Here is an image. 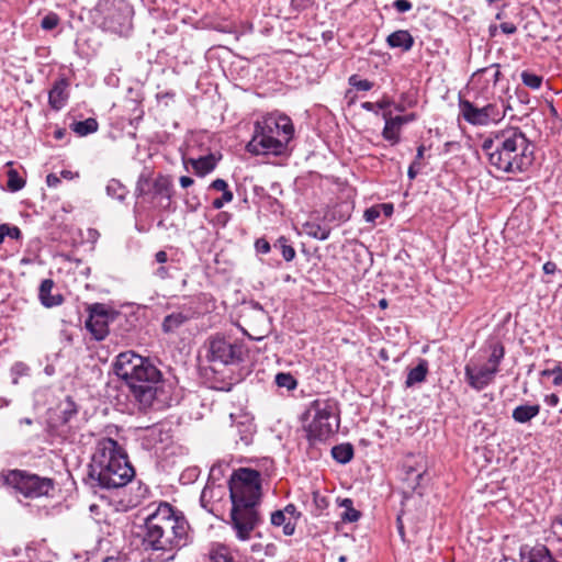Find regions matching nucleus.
Segmentation results:
<instances>
[{
	"label": "nucleus",
	"instance_id": "55",
	"mask_svg": "<svg viewBox=\"0 0 562 562\" xmlns=\"http://www.w3.org/2000/svg\"><path fill=\"white\" fill-rule=\"evenodd\" d=\"M130 19L127 16H125L123 19V22L120 23V26L119 27H114V26H110L112 29L113 32H116V33H123L124 31H126L127 29H130Z\"/></svg>",
	"mask_w": 562,
	"mask_h": 562
},
{
	"label": "nucleus",
	"instance_id": "62",
	"mask_svg": "<svg viewBox=\"0 0 562 562\" xmlns=\"http://www.w3.org/2000/svg\"><path fill=\"white\" fill-rule=\"evenodd\" d=\"M61 176L65 178V179H72V172L69 171V170H64L61 171Z\"/></svg>",
	"mask_w": 562,
	"mask_h": 562
},
{
	"label": "nucleus",
	"instance_id": "58",
	"mask_svg": "<svg viewBox=\"0 0 562 562\" xmlns=\"http://www.w3.org/2000/svg\"><path fill=\"white\" fill-rule=\"evenodd\" d=\"M155 259H156V262H158V263H161V265H162V263L167 262V260H168V255H167V252H166V251H164V250H159L158 252H156V255H155Z\"/></svg>",
	"mask_w": 562,
	"mask_h": 562
},
{
	"label": "nucleus",
	"instance_id": "49",
	"mask_svg": "<svg viewBox=\"0 0 562 562\" xmlns=\"http://www.w3.org/2000/svg\"><path fill=\"white\" fill-rule=\"evenodd\" d=\"M380 216V212L374 207L367 209L363 217L367 222H374Z\"/></svg>",
	"mask_w": 562,
	"mask_h": 562
},
{
	"label": "nucleus",
	"instance_id": "54",
	"mask_svg": "<svg viewBox=\"0 0 562 562\" xmlns=\"http://www.w3.org/2000/svg\"><path fill=\"white\" fill-rule=\"evenodd\" d=\"M560 402V398L557 394L552 393L549 395H546L544 403L551 407H555Z\"/></svg>",
	"mask_w": 562,
	"mask_h": 562
},
{
	"label": "nucleus",
	"instance_id": "32",
	"mask_svg": "<svg viewBox=\"0 0 562 562\" xmlns=\"http://www.w3.org/2000/svg\"><path fill=\"white\" fill-rule=\"evenodd\" d=\"M552 368L544 369L541 371V376H553L552 383L555 386L562 385V363L559 361H551Z\"/></svg>",
	"mask_w": 562,
	"mask_h": 562
},
{
	"label": "nucleus",
	"instance_id": "1",
	"mask_svg": "<svg viewBox=\"0 0 562 562\" xmlns=\"http://www.w3.org/2000/svg\"><path fill=\"white\" fill-rule=\"evenodd\" d=\"M139 537L144 550L159 551L164 561H172L176 552L193 540L184 514L168 503H160L140 526Z\"/></svg>",
	"mask_w": 562,
	"mask_h": 562
},
{
	"label": "nucleus",
	"instance_id": "19",
	"mask_svg": "<svg viewBox=\"0 0 562 562\" xmlns=\"http://www.w3.org/2000/svg\"><path fill=\"white\" fill-rule=\"evenodd\" d=\"M190 162L195 175L203 177L215 169L217 160L213 154H210L198 159H190Z\"/></svg>",
	"mask_w": 562,
	"mask_h": 562
},
{
	"label": "nucleus",
	"instance_id": "57",
	"mask_svg": "<svg viewBox=\"0 0 562 562\" xmlns=\"http://www.w3.org/2000/svg\"><path fill=\"white\" fill-rule=\"evenodd\" d=\"M543 272L547 274H552L557 271V265L552 261H547L543 267Z\"/></svg>",
	"mask_w": 562,
	"mask_h": 562
},
{
	"label": "nucleus",
	"instance_id": "64",
	"mask_svg": "<svg viewBox=\"0 0 562 562\" xmlns=\"http://www.w3.org/2000/svg\"><path fill=\"white\" fill-rule=\"evenodd\" d=\"M21 424H25V425H32L33 424V420L31 418H23L20 420Z\"/></svg>",
	"mask_w": 562,
	"mask_h": 562
},
{
	"label": "nucleus",
	"instance_id": "4",
	"mask_svg": "<svg viewBox=\"0 0 562 562\" xmlns=\"http://www.w3.org/2000/svg\"><path fill=\"white\" fill-rule=\"evenodd\" d=\"M488 164L504 173L527 171L535 160V147L519 127L498 131L482 142Z\"/></svg>",
	"mask_w": 562,
	"mask_h": 562
},
{
	"label": "nucleus",
	"instance_id": "59",
	"mask_svg": "<svg viewBox=\"0 0 562 562\" xmlns=\"http://www.w3.org/2000/svg\"><path fill=\"white\" fill-rule=\"evenodd\" d=\"M179 182L182 188H188L194 183V180L188 176H182L180 177Z\"/></svg>",
	"mask_w": 562,
	"mask_h": 562
},
{
	"label": "nucleus",
	"instance_id": "34",
	"mask_svg": "<svg viewBox=\"0 0 562 562\" xmlns=\"http://www.w3.org/2000/svg\"><path fill=\"white\" fill-rule=\"evenodd\" d=\"M484 109H485V113H486L485 116L487 119V125L490 123H497V122H499L506 115V110L501 112L498 106L496 104H493V103H488V104L484 105Z\"/></svg>",
	"mask_w": 562,
	"mask_h": 562
},
{
	"label": "nucleus",
	"instance_id": "20",
	"mask_svg": "<svg viewBox=\"0 0 562 562\" xmlns=\"http://www.w3.org/2000/svg\"><path fill=\"white\" fill-rule=\"evenodd\" d=\"M428 374V362L425 359H420L415 368H412L406 376L405 386L412 387L417 383H422L426 380Z\"/></svg>",
	"mask_w": 562,
	"mask_h": 562
},
{
	"label": "nucleus",
	"instance_id": "48",
	"mask_svg": "<svg viewBox=\"0 0 562 562\" xmlns=\"http://www.w3.org/2000/svg\"><path fill=\"white\" fill-rule=\"evenodd\" d=\"M210 188L216 191H222L223 193H225V190H229L228 184L224 179H215L210 184Z\"/></svg>",
	"mask_w": 562,
	"mask_h": 562
},
{
	"label": "nucleus",
	"instance_id": "38",
	"mask_svg": "<svg viewBox=\"0 0 562 562\" xmlns=\"http://www.w3.org/2000/svg\"><path fill=\"white\" fill-rule=\"evenodd\" d=\"M392 104V101L387 98H383L382 100L375 102V103H372V102H363L361 104V108L366 111H369V112H373L375 114L379 113V110H382L383 112L384 111H389L387 108L391 106Z\"/></svg>",
	"mask_w": 562,
	"mask_h": 562
},
{
	"label": "nucleus",
	"instance_id": "56",
	"mask_svg": "<svg viewBox=\"0 0 562 562\" xmlns=\"http://www.w3.org/2000/svg\"><path fill=\"white\" fill-rule=\"evenodd\" d=\"M46 183L48 187H57L60 183V180L56 175L49 173L46 177Z\"/></svg>",
	"mask_w": 562,
	"mask_h": 562
},
{
	"label": "nucleus",
	"instance_id": "6",
	"mask_svg": "<svg viewBox=\"0 0 562 562\" xmlns=\"http://www.w3.org/2000/svg\"><path fill=\"white\" fill-rule=\"evenodd\" d=\"M294 134L292 121L286 115H268L256 122L251 140L246 148L255 155H281Z\"/></svg>",
	"mask_w": 562,
	"mask_h": 562
},
{
	"label": "nucleus",
	"instance_id": "42",
	"mask_svg": "<svg viewBox=\"0 0 562 562\" xmlns=\"http://www.w3.org/2000/svg\"><path fill=\"white\" fill-rule=\"evenodd\" d=\"M2 225V231L4 233V236H8L12 239H20L22 237V233H21V229L18 227V226H12L10 224H1Z\"/></svg>",
	"mask_w": 562,
	"mask_h": 562
},
{
	"label": "nucleus",
	"instance_id": "11",
	"mask_svg": "<svg viewBox=\"0 0 562 562\" xmlns=\"http://www.w3.org/2000/svg\"><path fill=\"white\" fill-rule=\"evenodd\" d=\"M110 314L103 304L95 303L89 308V316L86 321V328L95 340H103L109 334Z\"/></svg>",
	"mask_w": 562,
	"mask_h": 562
},
{
	"label": "nucleus",
	"instance_id": "41",
	"mask_svg": "<svg viewBox=\"0 0 562 562\" xmlns=\"http://www.w3.org/2000/svg\"><path fill=\"white\" fill-rule=\"evenodd\" d=\"M59 23V18L56 13H49L42 19L41 26L43 30L50 31Z\"/></svg>",
	"mask_w": 562,
	"mask_h": 562
},
{
	"label": "nucleus",
	"instance_id": "24",
	"mask_svg": "<svg viewBox=\"0 0 562 562\" xmlns=\"http://www.w3.org/2000/svg\"><path fill=\"white\" fill-rule=\"evenodd\" d=\"M353 446L349 442L340 443L331 448V457L340 464L350 462L353 458Z\"/></svg>",
	"mask_w": 562,
	"mask_h": 562
},
{
	"label": "nucleus",
	"instance_id": "37",
	"mask_svg": "<svg viewBox=\"0 0 562 562\" xmlns=\"http://www.w3.org/2000/svg\"><path fill=\"white\" fill-rule=\"evenodd\" d=\"M349 85L357 91H369L373 88L374 83L368 79H362L358 75H352L348 79Z\"/></svg>",
	"mask_w": 562,
	"mask_h": 562
},
{
	"label": "nucleus",
	"instance_id": "47",
	"mask_svg": "<svg viewBox=\"0 0 562 562\" xmlns=\"http://www.w3.org/2000/svg\"><path fill=\"white\" fill-rule=\"evenodd\" d=\"M257 252L268 254L271 249L270 243L266 238H258L255 243Z\"/></svg>",
	"mask_w": 562,
	"mask_h": 562
},
{
	"label": "nucleus",
	"instance_id": "35",
	"mask_svg": "<svg viewBox=\"0 0 562 562\" xmlns=\"http://www.w3.org/2000/svg\"><path fill=\"white\" fill-rule=\"evenodd\" d=\"M25 186L24 179H22L19 172L14 169L8 171L7 187L11 192H16Z\"/></svg>",
	"mask_w": 562,
	"mask_h": 562
},
{
	"label": "nucleus",
	"instance_id": "44",
	"mask_svg": "<svg viewBox=\"0 0 562 562\" xmlns=\"http://www.w3.org/2000/svg\"><path fill=\"white\" fill-rule=\"evenodd\" d=\"M361 514L359 510L353 508V505L348 507L341 515L342 521L355 522L358 521Z\"/></svg>",
	"mask_w": 562,
	"mask_h": 562
},
{
	"label": "nucleus",
	"instance_id": "16",
	"mask_svg": "<svg viewBox=\"0 0 562 562\" xmlns=\"http://www.w3.org/2000/svg\"><path fill=\"white\" fill-rule=\"evenodd\" d=\"M53 289H54V281L52 279L43 280L40 285L38 296H40L41 303L45 307L58 306L64 301V297L61 294H59V293L53 294L52 293Z\"/></svg>",
	"mask_w": 562,
	"mask_h": 562
},
{
	"label": "nucleus",
	"instance_id": "29",
	"mask_svg": "<svg viewBox=\"0 0 562 562\" xmlns=\"http://www.w3.org/2000/svg\"><path fill=\"white\" fill-rule=\"evenodd\" d=\"M273 247L280 250L285 261L289 262L295 258V249L289 244V240L284 236L279 237Z\"/></svg>",
	"mask_w": 562,
	"mask_h": 562
},
{
	"label": "nucleus",
	"instance_id": "8",
	"mask_svg": "<svg viewBox=\"0 0 562 562\" xmlns=\"http://www.w3.org/2000/svg\"><path fill=\"white\" fill-rule=\"evenodd\" d=\"M302 419L310 445L325 442L339 430L338 402L333 397L316 398L310 403Z\"/></svg>",
	"mask_w": 562,
	"mask_h": 562
},
{
	"label": "nucleus",
	"instance_id": "28",
	"mask_svg": "<svg viewBox=\"0 0 562 562\" xmlns=\"http://www.w3.org/2000/svg\"><path fill=\"white\" fill-rule=\"evenodd\" d=\"M106 193L111 198L117 199L119 201H123L126 198L128 190L119 180L111 179L106 184Z\"/></svg>",
	"mask_w": 562,
	"mask_h": 562
},
{
	"label": "nucleus",
	"instance_id": "33",
	"mask_svg": "<svg viewBox=\"0 0 562 562\" xmlns=\"http://www.w3.org/2000/svg\"><path fill=\"white\" fill-rule=\"evenodd\" d=\"M239 435V441L244 446H249L252 441L254 427L252 424H238L235 426Z\"/></svg>",
	"mask_w": 562,
	"mask_h": 562
},
{
	"label": "nucleus",
	"instance_id": "17",
	"mask_svg": "<svg viewBox=\"0 0 562 562\" xmlns=\"http://www.w3.org/2000/svg\"><path fill=\"white\" fill-rule=\"evenodd\" d=\"M382 117L385 121L384 128L382 131L383 138L392 145L397 144L401 139V125L397 123L395 117L392 116L391 111L382 112Z\"/></svg>",
	"mask_w": 562,
	"mask_h": 562
},
{
	"label": "nucleus",
	"instance_id": "50",
	"mask_svg": "<svg viewBox=\"0 0 562 562\" xmlns=\"http://www.w3.org/2000/svg\"><path fill=\"white\" fill-rule=\"evenodd\" d=\"M395 120L397 121V123L401 125V127L407 123H411L413 121L416 120V114L415 113H409L407 115H403V116H394Z\"/></svg>",
	"mask_w": 562,
	"mask_h": 562
},
{
	"label": "nucleus",
	"instance_id": "12",
	"mask_svg": "<svg viewBox=\"0 0 562 562\" xmlns=\"http://www.w3.org/2000/svg\"><path fill=\"white\" fill-rule=\"evenodd\" d=\"M496 373L497 372L494 368H490L486 363L479 366L473 360L468 362L464 368V375L468 384L476 391H482L490 385Z\"/></svg>",
	"mask_w": 562,
	"mask_h": 562
},
{
	"label": "nucleus",
	"instance_id": "25",
	"mask_svg": "<svg viewBox=\"0 0 562 562\" xmlns=\"http://www.w3.org/2000/svg\"><path fill=\"white\" fill-rule=\"evenodd\" d=\"M271 524L273 526H282L285 536H292L295 531V522L288 519L282 510H276L271 514Z\"/></svg>",
	"mask_w": 562,
	"mask_h": 562
},
{
	"label": "nucleus",
	"instance_id": "26",
	"mask_svg": "<svg viewBox=\"0 0 562 562\" xmlns=\"http://www.w3.org/2000/svg\"><path fill=\"white\" fill-rule=\"evenodd\" d=\"M59 419L61 424L69 423L72 419V417L77 415V404L70 396H67L65 401L59 404Z\"/></svg>",
	"mask_w": 562,
	"mask_h": 562
},
{
	"label": "nucleus",
	"instance_id": "15",
	"mask_svg": "<svg viewBox=\"0 0 562 562\" xmlns=\"http://www.w3.org/2000/svg\"><path fill=\"white\" fill-rule=\"evenodd\" d=\"M68 87L69 81L66 78H59L54 82L48 92V103L52 109L59 111L67 104L69 98Z\"/></svg>",
	"mask_w": 562,
	"mask_h": 562
},
{
	"label": "nucleus",
	"instance_id": "45",
	"mask_svg": "<svg viewBox=\"0 0 562 562\" xmlns=\"http://www.w3.org/2000/svg\"><path fill=\"white\" fill-rule=\"evenodd\" d=\"M284 515L290 519L291 521H294L295 524L301 517V513L296 509V506L293 504H288L283 509H281Z\"/></svg>",
	"mask_w": 562,
	"mask_h": 562
},
{
	"label": "nucleus",
	"instance_id": "46",
	"mask_svg": "<svg viewBox=\"0 0 562 562\" xmlns=\"http://www.w3.org/2000/svg\"><path fill=\"white\" fill-rule=\"evenodd\" d=\"M393 8L401 13L407 12L413 8V4L408 0H395L393 2Z\"/></svg>",
	"mask_w": 562,
	"mask_h": 562
},
{
	"label": "nucleus",
	"instance_id": "40",
	"mask_svg": "<svg viewBox=\"0 0 562 562\" xmlns=\"http://www.w3.org/2000/svg\"><path fill=\"white\" fill-rule=\"evenodd\" d=\"M29 372V367L23 362H15L11 368V374L13 375L12 383L18 384L19 378L22 375H26Z\"/></svg>",
	"mask_w": 562,
	"mask_h": 562
},
{
	"label": "nucleus",
	"instance_id": "21",
	"mask_svg": "<svg viewBox=\"0 0 562 562\" xmlns=\"http://www.w3.org/2000/svg\"><path fill=\"white\" fill-rule=\"evenodd\" d=\"M540 413V405H519L513 411V419L519 424H526Z\"/></svg>",
	"mask_w": 562,
	"mask_h": 562
},
{
	"label": "nucleus",
	"instance_id": "9",
	"mask_svg": "<svg viewBox=\"0 0 562 562\" xmlns=\"http://www.w3.org/2000/svg\"><path fill=\"white\" fill-rule=\"evenodd\" d=\"M4 482L26 498L48 496L55 487L53 479L19 469L8 471L4 475Z\"/></svg>",
	"mask_w": 562,
	"mask_h": 562
},
{
	"label": "nucleus",
	"instance_id": "5",
	"mask_svg": "<svg viewBox=\"0 0 562 562\" xmlns=\"http://www.w3.org/2000/svg\"><path fill=\"white\" fill-rule=\"evenodd\" d=\"M134 476L135 470L117 441L112 438L98 440L86 482L93 488L111 490L125 486Z\"/></svg>",
	"mask_w": 562,
	"mask_h": 562
},
{
	"label": "nucleus",
	"instance_id": "10",
	"mask_svg": "<svg viewBox=\"0 0 562 562\" xmlns=\"http://www.w3.org/2000/svg\"><path fill=\"white\" fill-rule=\"evenodd\" d=\"M206 358L210 362L233 364L243 360V346L222 336L209 339Z\"/></svg>",
	"mask_w": 562,
	"mask_h": 562
},
{
	"label": "nucleus",
	"instance_id": "43",
	"mask_svg": "<svg viewBox=\"0 0 562 562\" xmlns=\"http://www.w3.org/2000/svg\"><path fill=\"white\" fill-rule=\"evenodd\" d=\"M233 196L234 195L231 190H225V193H223L221 198H217L212 202V206L215 210H221L225 203H229L233 200Z\"/></svg>",
	"mask_w": 562,
	"mask_h": 562
},
{
	"label": "nucleus",
	"instance_id": "14",
	"mask_svg": "<svg viewBox=\"0 0 562 562\" xmlns=\"http://www.w3.org/2000/svg\"><path fill=\"white\" fill-rule=\"evenodd\" d=\"M459 109L462 117L472 125L485 126L487 119L484 106L477 108L465 99H459Z\"/></svg>",
	"mask_w": 562,
	"mask_h": 562
},
{
	"label": "nucleus",
	"instance_id": "61",
	"mask_svg": "<svg viewBox=\"0 0 562 562\" xmlns=\"http://www.w3.org/2000/svg\"><path fill=\"white\" fill-rule=\"evenodd\" d=\"M340 505H341V506L345 508V510H346L348 507L352 506V505H353V503H352V501H351L350 498H345V499H342V502L340 503Z\"/></svg>",
	"mask_w": 562,
	"mask_h": 562
},
{
	"label": "nucleus",
	"instance_id": "36",
	"mask_svg": "<svg viewBox=\"0 0 562 562\" xmlns=\"http://www.w3.org/2000/svg\"><path fill=\"white\" fill-rule=\"evenodd\" d=\"M481 75L487 76L488 77L487 80H492L493 85L495 86L498 82L499 76H501L499 65L493 64L488 67L482 68L473 75V78L481 76Z\"/></svg>",
	"mask_w": 562,
	"mask_h": 562
},
{
	"label": "nucleus",
	"instance_id": "18",
	"mask_svg": "<svg viewBox=\"0 0 562 562\" xmlns=\"http://www.w3.org/2000/svg\"><path fill=\"white\" fill-rule=\"evenodd\" d=\"M386 43L392 48H402L407 52L413 47L414 38L408 31L398 30L387 36Z\"/></svg>",
	"mask_w": 562,
	"mask_h": 562
},
{
	"label": "nucleus",
	"instance_id": "30",
	"mask_svg": "<svg viewBox=\"0 0 562 562\" xmlns=\"http://www.w3.org/2000/svg\"><path fill=\"white\" fill-rule=\"evenodd\" d=\"M491 355L487 359V362L486 364L490 366V368H494V370L496 372H498V367H499V363L502 361V359L504 358V347L503 345L498 344V342H495L491 346Z\"/></svg>",
	"mask_w": 562,
	"mask_h": 562
},
{
	"label": "nucleus",
	"instance_id": "63",
	"mask_svg": "<svg viewBox=\"0 0 562 562\" xmlns=\"http://www.w3.org/2000/svg\"><path fill=\"white\" fill-rule=\"evenodd\" d=\"M64 131L63 130H58L55 132V138L57 139H60L63 136H64Z\"/></svg>",
	"mask_w": 562,
	"mask_h": 562
},
{
	"label": "nucleus",
	"instance_id": "22",
	"mask_svg": "<svg viewBox=\"0 0 562 562\" xmlns=\"http://www.w3.org/2000/svg\"><path fill=\"white\" fill-rule=\"evenodd\" d=\"M207 555L209 562H236L229 548L222 543H213Z\"/></svg>",
	"mask_w": 562,
	"mask_h": 562
},
{
	"label": "nucleus",
	"instance_id": "51",
	"mask_svg": "<svg viewBox=\"0 0 562 562\" xmlns=\"http://www.w3.org/2000/svg\"><path fill=\"white\" fill-rule=\"evenodd\" d=\"M420 168V164L417 161H413L407 170V176L411 180L415 179Z\"/></svg>",
	"mask_w": 562,
	"mask_h": 562
},
{
	"label": "nucleus",
	"instance_id": "2",
	"mask_svg": "<svg viewBox=\"0 0 562 562\" xmlns=\"http://www.w3.org/2000/svg\"><path fill=\"white\" fill-rule=\"evenodd\" d=\"M232 499L231 526L240 541L250 539L251 532L261 524L257 509L261 498V474L257 470L240 468L229 481Z\"/></svg>",
	"mask_w": 562,
	"mask_h": 562
},
{
	"label": "nucleus",
	"instance_id": "7",
	"mask_svg": "<svg viewBox=\"0 0 562 562\" xmlns=\"http://www.w3.org/2000/svg\"><path fill=\"white\" fill-rule=\"evenodd\" d=\"M134 194L137 199L133 210L135 215L149 211H175V188L170 176L159 173L153 177L150 172H142L136 181Z\"/></svg>",
	"mask_w": 562,
	"mask_h": 562
},
{
	"label": "nucleus",
	"instance_id": "53",
	"mask_svg": "<svg viewBox=\"0 0 562 562\" xmlns=\"http://www.w3.org/2000/svg\"><path fill=\"white\" fill-rule=\"evenodd\" d=\"M154 276L159 278L160 280H165L169 278V270L168 268L160 266L154 271Z\"/></svg>",
	"mask_w": 562,
	"mask_h": 562
},
{
	"label": "nucleus",
	"instance_id": "52",
	"mask_svg": "<svg viewBox=\"0 0 562 562\" xmlns=\"http://www.w3.org/2000/svg\"><path fill=\"white\" fill-rule=\"evenodd\" d=\"M499 29L505 34H514L517 31V27L514 23L510 22H504L499 25Z\"/></svg>",
	"mask_w": 562,
	"mask_h": 562
},
{
	"label": "nucleus",
	"instance_id": "39",
	"mask_svg": "<svg viewBox=\"0 0 562 562\" xmlns=\"http://www.w3.org/2000/svg\"><path fill=\"white\" fill-rule=\"evenodd\" d=\"M542 77L529 71L521 72V81L531 89H539L542 85Z\"/></svg>",
	"mask_w": 562,
	"mask_h": 562
},
{
	"label": "nucleus",
	"instance_id": "31",
	"mask_svg": "<svg viewBox=\"0 0 562 562\" xmlns=\"http://www.w3.org/2000/svg\"><path fill=\"white\" fill-rule=\"evenodd\" d=\"M274 382L279 387L286 389L288 391H293L297 386L296 379L290 372H279Z\"/></svg>",
	"mask_w": 562,
	"mask_h": 562
},
{
	"label": "nucleus",
	"instance_id": "60",
	"mask_svg": "<svg viewBox=\"0 0 562 562\" xmlns=\"http://www.w3.org/2000/svg\"><path fill=\"white\" fill-rule=\"evenodd\" d=\"M424 151H425V147L423 145H420L418 148H417V154H416V158L414 161H417L419 162V160L424 157Z\"/></svg>",
	"mask_w": 562,
	"mask_h": 562
},
{
	"label": "nucleus",
	"instance_id": "27",
	"mask_svg": "<svg viewBox=\"0 0 562 562\" xmlns=\"http://www.w3.org/2000/svg\"><path fill=\"white\" fill-rule=\"evenodd\" d=\"M98 122L95 119L89 117L85 121L74 122L71 128L79 136H86L98 131Z\"/></svg>",
	"mask_w": 562,
	"mask_h": 562
},
{
	"label": "nucleus",
	"instance_id": "3",
	"mask_svg": "<svg viewBox=\"0 0 562 562\" xmlns=\"http://www.w3.org/2000/svg\"><path fill=\"white\" fill-rule=\"evenodd\" d=\"M113 371L123 380L130 390V396L139 409L150 408L160 401L164 393L162 373L149 358L142 357L128 350L116 356Z\"/></svg>",
	"mask_w": 562,
	"mask_h": 562
},
{
	"label": "nucleus",
	"instance_id": "23",
	"mask_svg": "<svg viewBox=\"0 0 562 562\" xmlns=\"http://www.w3.org/2000/svg\"><path fill=\"white\" fill-rule=\"evenodd\" d=\"M303 228L307 236L318 240L328 239L331 231L329 226L322 225L317 222H306Z\"/></svg>",
	"mask_w": 562,
	"mask_h": 562
},
{
	"label": "nucleus",
	"instance_id": "13",
	"mask_svg": "<svg viewBox=\"0 0 562 562\" xmlns=\"http://www.w3.org/2000/svg\"><path fill=\"white\" fill-rule=\"evenodd\" d=\"M199 312L191 305H182L172 313L165 316L161 328L166 334H171L182 327L191 319L196 318Z\"/></svg>",
	"mask_w": 562,
	"mask_h": 562
}]
</instances>
